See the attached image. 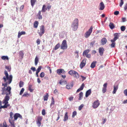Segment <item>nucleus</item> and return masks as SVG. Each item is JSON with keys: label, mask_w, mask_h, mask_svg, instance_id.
Here are the masks:
<instances>
[{"label": "nucleus", "mask_w": 127, "mask_h": 127, "mask_svg": "<svg viewBox=\"0 0 127 127\" xmlns=\"http://www.w3.org/2000/svg\"><path fill=\"white\" fill-rule=\"evenodd\" d=\"M125 29L126 28L125 26H122L121 27V30L122 31H125Z\"/></svg>", "instance_id": "nucleus-39"}, {"label": "nucleus", "mask_w": 127, "mask_h": 127, "mask_svg": "<svg viewBox=\"0 0 127 127\" xmlns=\"http://www.w3.org/2000/svg\"><path fill=\"white\" fill-rule=\"evenodd\" d=\"M65 72L64 70L62 69H59L57 70V73L59 74H60L61 73L64 74Z\"/></svg>", "instance_id": "nucleus-11"}, {"label": "nucleus", "mask_w": 127, "mask_h": 127, "mask_svg": "<svg viewBox=\"0 0 127 127\" xmlns=\"http://www.w3.org/2000/svg\"><path fill=\"white\" fill-rule=\"evenodd\" d=\"M41 11H39L37 15L38 16V18L40 19H42V15H41Z\"/></svg>", "instance_id": "nucleus-23"}, {"label": "nucleus", "mask_w": 127, "mask_h": 127, "mask_svg": "<svg viewBox=\"0 0 127 127\" xmlns=\"http://www.w3.org/2000/svg\"><path fill=\"white\" fill-rule=\"evenodd\" d=\"M78 26V19L75 18L72 22L71 25V28L74 31H76Z\"/></svg>", "instance_id": "nucleus-2"}, {"label": "nucleus", "mask_w": 127, "mask_h": 127, "mask_svg": "<svg viewBox=\"0 0 127 127\" xmlns=\"http://www.w3.org/2000/svg\"><path fill=\"white\" fill-rule=\"evenodd\" d=\"M40 30H38V33L40 36H41L45 32L44 27L43 25H41L40 27Z\"/></svg>", "instance_id": "nucleus-4"}, {"label": "nucleus", "mask_w": 127, "mask_h": 127, "mask_svg": "<svg viewBox=\"0 0 127 127\" xmlns=\"http://www.w3.org/2000/svg\"><path fill=\"white\" fill-rule=\"evenodd\" d=\"M120 33H116L114 34V38L113 39L111 40V42H115L116 40L118 39L119 37Z\"/></svg>", "instance_id": "nucleus-9"}, {"label": "nucleus", "mask_w": 127, "mask_h": 127, "mask_svg": "<svg viewBox=\"0 0 127 127\" xmlns=\"http://www.w3.org/2000/svg\"><path fill=\"white\" fill-rule=\"evenodd\" d=\"M105 7V5L102 2L99 4V9L100 10H103L104 9Z\"/></svg>", "instance_id": "nucleus-12"}, {"label": "nucleus", "mask_w": 127, "mask_h": 127, "mask_svg": "<svg viewBox=\"0 0 127 127\" xmlns=\"http://www.w3.org/2000/svg\"><path fill=\"white\" fill-rule=\"evenodd\" d=\"M32 86L31 85H29V89L31 92H32L33 90L32 89Z\"/></svg>", "instance_id": "nucleus-38"}, {"label": "nucleus", "mask_w": 127, "mask_h": 127, "mask_svg": "<svg viewBox=\"0 0 127 127\" xmlns=\"http://www.w3.org/2000/svg\"><path fill=\"white\" fill-rule=\"evenodd\" d=\"M36 1V0H31V5L32 7H33L34 5L35 2Z\"/></svg>", "instance_id": "nucleus-32"}, {"label": "nucleus", "mask_w": 127, "mask_h": 127, "mask_svg": "<svg viewBox=\"0 0 127 127\" xmlns=\"http://www.w3.org/2000/svg\"><path fill=\"white\" fill-rule=\"evenodd\" d=\"M109 26L111 29H113L115 28L114 25L112 22L110 23L109 25Z\"/></svg>", "instance_id": "nucleus-24"}, {"label": "nucleus", "mask_w": 127, "mask_h": 127, "mask_svg": "<svg viewBox=\"0 0 127 127\" xmlns=\"http://www.w3.org/2000/svg\"><path fill=\"white\" fill-rule=\"evenodd\" d=\"M41 66H39L38 67L37 69L36 70V76L37 77H38V73L40 71V70H41Z\"/></svg>", "instance_id": "nucleus-17"}, {"label": "nucleus", "mask_w": 127, "mask_h": 127, "mask_svg": "<svg viewBox=\"0 0 127 127\" xmlns=\"http://www.w3.org/2000/svg\"><path fill=\"white\" fill-rule=\"evenodd\" d=\"M24 6L23 5H22L20 8V10L21 11L24 8Z\"/></svg>", "instance_id": "nucleus-62"}, {"label": "nucleus", "mask_w": 127, "mask_h": 127, "mask_svg": "<svg viewBox=\"0 0 127 127\" xmlns=\"http://www.w3.org/2000/svg\"><path fill=\"white\" fill-rule=\"evenodd\" d=\"M118 88V85H114V87L113 91L112 92L113 94H115Z\"/></svg>", "instance_id": "nucleus-20"}, {"label": "nucleus", "mask_w": 127, "mask_h": 127, "mask_svg": "<svg viewBox=\"0 0 127 127\" xmlns=\"http://www.w3.org/2000/svg\"><path fill=\"white\" fill-rule=\"evenodd\" d=\"M96 63V62L94 61L91 63V67L92 68H94L95 66V64Z\"/></svg>", "instance_id": "nucleus-25"}, {"label": "nucleus", "mask_w": 127, "mask_h": 127, "mask_svg": "<svg viewBox=\"0 0 127 127\" xmlns=\"http://www.w3.org/2000/svg\"><path fill=\"white\" fill-rule=\"evenodd\" d=\"M5 68L8 70L9 71H10L11 70V68L9 66H5Z\"/></svg>", "instance_id": "nucleus-46"}, {"label": "nucleus", "mask_w": 127, "mask_h": 127, "mask_svg": "<svg viewBox=\"0 0 127 127\" xmlns=\"http://www.w3.org/2000/svg\"><path fill=\"white\" fill-rule=\"evenodd\" d=\"M73 99V96H71L68 98L69 100L70 101H71Z\"/></svg>", "instance_id": "nucleus-56"}, {"label": "nucleus", "mask_w": 127, "mask_h": 127, "mask_svg": "<svg viewBox=\"0 0 127 127\" xmlns=\"http://www.w3.org/2000/svg\"><path fill=\"white\" fill-rule=\"evenodd\" d=\"M91 93V89H89L87 91L86 93L85 96L86 97H87Z\"/></svg>", "instance_id": "nucleus-19"}, {"label": "nucleus", "mask_w": 127, "mask_h": 127, "mask_svg": "<svg viewBox=\"0 0 127 127\" xmlns=\"http://www.w3.org/2000/svg\"><path fill=\"white\" fill-rule=\"evenodd\" d=\"M26 32H19L18 33V37L19 38L21 35L23 34H25Z\"/></svg>", "instance_id": "nucleus-22"}, {"label": "nucleus", "mask_w": 127, "mask_h": 127, "mask_svg": "<svg viewBox=\"0 0 127 127\" xmlns=\"http://www.w3.org/2000/svg\"><path fill=\"white\" fill-rule=\"evenodd\" d=\"M13 113L12 112H11L10 114V117L9 119V120L10 121H14V120H13Z\"/></svg>", "instance_id": "nucleus-16"}, {"label": "nucleus", "mask_w": 127, "mask_h": 127, "mask_svg": "<svg viewBox=\"0 0 127 127\" xmlns=\"http://www.w3.org/2000/svg\"><path fill=\"white\" fill-rule=\"evenodd\" d=\"M54 99L53 97H52L51 102L50 104V106H51L52 105H53L54 104Z\"/></svg>", "instance_id": "nucleus-41"}, {"label": "nucleus", "mask_w": 127, "mask_h": 127, "mask_svg": "<svg viewBox=\"0 0 127 127\" xmlns=\"http://www.w3.org/2000/svg\"><path fill=\"white\" fill-rule=\"evenodd\" d=\"M80 77L82 78V81H83L84 80H85L86 78V77H84L83 76H82V75H81Z\"/></svg>", "instance_id": "nucleus-55"}, {"label": "nucleus", "mask_w": 127, "mask_h": 127, "mask_svg": "<svg viewBox=\"0 0 127 127\" xmlns=\"http://www.w3.org/2000/svg\"><path fill=\"white\" fill-rule=\"evenodd\" d=\"M35 65H36L37 64L38 61V58L37 56H36L35 59Z\"/></svg>", "instance_id": "nucleus-33"}, {"label": "nucleus", "mask_w": 127, "mask_h": 127, "mask_svg": "<svg viewBox=\"0 0 127 127\" xmlns=\"http://www.w3.org/2000/svg\"><path fill=\"white\" fill-rule=\"evenodd\" d=\"M119 14V12L118 11H115L114 13V15H117Z\"/></svg>", "instance_id": "nucleus-53"}, {"label": "nucleus", "mask_w": 127, "mask_h": 127, "mask_svg": "<svg viewBox=\"0 0 127 127\" xmlns=\"http://www.w3.org/2000/svg\"><path fill=\"white\" fill-rule=\"evenodd\" d=\"M58 93V91L56 89L54 91V94H56Z\"/></svg>", "instance_id": "nucleus-61"}, {"label": "nucleus", "mask_w": 127, "mask_h": 127, "mask_svg": "<svg viewBox=\"0 0 127 127\" xmlns=\"http://www.w3.org/2000/svg\"><path fill=\"white\" fill-rule=\"evenodd\" d=\"M107 85V83H105L103 85V87L102 90V92L103 93H104L106 92Z\"/></svg>", "instance_id": "nucleus-13"}, {"label": "nucleus", "mask_w": 127, "mask_h": 127, "mask_svg": "<svg viewBox=\"0 0 127 127\" xmlns=\"http://www.w3.org/2000/svg\"><path fill=\"white\" fill-rule=\"evenodd\" d=\"M68 73L70 75L78 79L79 77L80 76L78 73L74 70H70L68 71Z\"/></svg>", "instance_id": "nucleus-3"}, {"label": "nucleus", "mask_w": 127, "mask_h": 127, "mask_svg": "<svg viewBox=\"0 0 127 127\" xmlns=\"http://www.w3.org/2000/svg\"><path fill=\"white\" fill-rule=\"evenodd\" d=\"M67 112H66L65 113L64 119L63 120L64 121L67 120L68 119V117L67 115Z\"/></svg>", "instance_id": "nucleus-21"}, {"label": "nucleus", "mask_w": 127, "mask_h": 127, "mask_svg": "<svg viewBox=\"0 0 127 127\" xmlns=\"http://www.w3.org/2000/svg\"><path fill=\"white\" fill-rule=\"evenodd\" d=\"M107 40L105 38H102L101 41V43L102 45L105 44L107 42Z\"/></svg>", "instance_id": "nucleus-18"}, {"label": "nucleus", "mask_w": 127, "mask_h": 127, "mask_svg": "<svg viewBox=\"0 0 127 127\" xmlns=\"http://www.w3.org/2000/svg\"><path fill=\"white\" fill-rule=\"evenodd\" d=\"M24 90H25L24 89V88H22L21 89V91H20V95H21L23 94Z\"/></svg>", "instance_id": "nucleus-42"}, {"label": "nucleus", "mask_w": 127, "mask_h": 127, "mask_svg": "<svg viewBox=\"0 0 127 127\" xmlns=\"http://www.w3.org/2000/svg\"><path fill=\"white\" fill-rule=\"evenodd\" d=\"M77 112L76 111H74L72 113V117L73 118H74L75 116L76 115Z\"/></svg>", "instance_id": "nucleus-40"}, {"label": "nucleus", "mask_w": 127, "mask_h": 127, "mask_svg": "<svg viewBox=\"0 0 127 127\" xmlns=\"http://www.w3.org/2000/svg\"><path fill=\"white\" fill-rule=\"evenodd\" d=\"M47 8H46V6L45 5H43L42 9L41 10V11H42L43 12H44L45 11L47 10Z\"/></svg>", "instance_id": "nucleus-27"}, {"label": "nucleus", "mask_w": 127, "mask_h": 127, "mask_svg": "<svg viewBox=\"0 0 127 127\" xmlns=\"http://www.w3.org/2000/svg\"><path fill=\"white\" fill-rule=\"evenodd\" d=\"M29 95V94L27 93H25L23 95V96L27 97Z\"/></svg>", "instance_id": "nucleus-49"}, {"label": "nucleus", "mask_w": 127, "mask_h": 127, "mask_svg": "<svg viewBox=\"0 0 127 127\" xmlns=\"http://www.w3.org/2000/svg\"><path fill=\"white\" fill-rule=\"evenodd\" d=\"M100 103L98 100H97L95 101L93 103V107L94 108H97L99 106Z\"/></svg>", "instance_id": "nucleus-8"}, {"label": "nucleus", "mask_w": 127, "mask_h": 127, "mask_svg": "<svg viewBox=\"0 0 127 127\" xmlns=\"http://www.w3.org/2000/svg\"><path fill=\"white\" fill-rule=\"evenodd\" d=\"M83 93L82 92H81L79 94V98L78 99L79 100H81L82 99L83 96Z\"/></svg>", "instance_id": "nucleus-29"}, {"label": "nucleus", "mask_w": 127, "mask_h": 127, "mask_svg": "<svg viewBox=\"0 0 127 127\" xmlns=\"http://www.w3.org/2000/svg\"><path fill=\"white\" fill-rule=\"evenodd\" d=\"M73 86L72 84H69L66 85V88L67 89H71Z\"/></svg>", "instance_id": "nucleus-26"}, {"label": "nucleus", "mask_w": 127, "mask_h": 127, "mask_svg": "<svg viewBox=\"0 0 127 127\" xmlns=\"http://www.w3.org/2000/svg\"><path fill=\"white\" fill-rule=\"evenodd\" d=\"M121 0V2L120 4V7H121L124 4V2L123 0Z\"/></svg>", "instance_id": "nucleus-48"}, {"label": "nucleus", "mask_w": 127, "mask_h": 127, "mask_svg": "<svg viewBox=\"0 0 127 127\" xmlns=\"http://www.w3.org/2000/svg\"><path fill=\"white\" fill-rule=\"evenodd\" d=\"M83 106L84 105L83 104H81L79 107V110H81L82 109V108L83 107Z\"/></svg>", "instance_id": "nucleus-44"}, {"label": "nucleus", "mask_w": 127, "mask_h": 127, "mask_svg": "<svg viewBox=\"0 0 127 127\" xmlns=\"http://www.w3.org/2000/svg\"><path fill=\"white\" fill-rule=\"evenodd\" d=\"M45 75V73L44 72H41L40 75V76L41 78L43 77Z\"/></svg>", "instance_id": "nucleus-43"}, {"label": "nucleus", "mask_w": 127, "mask_h": 127, "mask_svg": "<svg viewBox=\"0 0 127 127\" xmlns=\"http://www.w3.org/2000/svg\"><path fill=\"white\" fill-rule=\"evenodd\" d=\"M90 52V50L89 49L86 50L84 51L83 53V55L84 56V54L85 55L88 54V53Z\"/></svg>", "instance_id": "nucleus-31"}, {"label": "nucleus", "mask_w": 127, "mask_h": 127, "mask_svg": "<svg viewBox=\"0 0 127 127\" xmlns=\"http://www.w3.org/2000/svg\"><path fill=\"white\" fill-rule=\"evenodd\" d=\"M85 86V85H84V84L83 83L81 86L80 88H79L81 90H82L83 89V88Z\"/></svg>", "instance_id": "nucleus-47"}, {"label": "nucleus", "mask_w": 127, "mask_h": 127, "mask_svg": "<svg viewBox=\"0 0 127 127\" xmlns=\"http://www.w3.org/2000/svg\"><path fill=\"white\" fill-rule=\"evenodd\" d=\"M4 74L5 77L4 76L3 79L4 80L5 83H2V86L3 87L2 88L1 91L2 92V94L3 95H6L2 101L3 104H4L3 106L0 107V109L1 108H6L10 106V104H8V101L10 98V96L12 95L11 91V88L10 86L7 87L8 85L12 81V76L11 75L9 76L6 70L4 71ZM1 110L0 109V112Z\"/></svg>", "instance_id": "nucleus-1"}, {"label": "nucleus", "mask_w": 127, "mask_h": 127, "mask_svg": "<svg viewBox=\"0 0 127 127\" xmlns=\"http://www.w3.org/2000/svg\"><path fill=\"white\" fill-rule=\"evenodd\" d=\"M51 5H49L47 7V9H48V10H49L51 9Z\"/></svg>", "instance_id": "nucleus-59"}, {"label": "nucleus", "mask_w": 127, "mask_h": 127, "mask_svg": "<svg viewBox=\"0 0 127 127\" xmlns=\"http://www.w3.org/2000/svg\"><path fill=\"white\" fill-rule=\"evenodd\" d=\"M48 95L47 93H46V95H45L44 96V100L45 101H46L47 100L48 97Z\"/></svg>", "instance_id": "nucleus-34"}, {"label": "nucleus", "mask_w": 127, "mask_h": 127, "mask_svg": "<svg viewBox=\"0 0 127 127\" xmlns=\"http://www.w3.org/2000/svg\"><path fill=\"white\" fill-rule=\"evenodd\" d=\"M60 47L62 49L64 50L67 48V46L66 40H64L63 41Z\"/></svg>", "instance_id": "nucleus-5"}, {"label": "nucleus", "mask_w": 127, "mask_h": 127, "mask_svg": "<svg viewBox=\"0 0 127 127\" xmlns=\"http://www.w3.org/2000/svg\"><path fill=\"white\" fill-rule=\"evenodd\" d=\"M95 43V41H93L92 42H91L90 43V45L92 47H93Z\"/></svg>", "instance_id": "nucleus-52"}, {"label": "nucleus", "mask_w": 127, "mask_h": 127, "mask_svg": "<svg viewBox=\"0 0 127 127\" xmlns=\"http://www.w3.org/2000/svg\"><path fill=\"white\" fill-rule=\"evenodd\" d=\"M104 49L102 47H100L99 49V52L100 56H102L103 55Z\"/></svg>", "instance_id": "nucleus-14"}, {"label": "nucleus", "mask_w": 127, "mask_h": 127, "mask_svg": "<svg viewBox=\"0 0 127 127\" xmlns=\"http://www.w3.org/2000/svg\"><path fill=\"white\" fill-rule=\"evenodd\" d=\"M38 24V22L37 21H35L33 24V27L35 28H37V27Z\"/></svg>", "instance_id": "nucleus-28"}, {"label": "nucleus", "mask_w": 127, "mask_h": 127, "mask_svg": "<svg viewBox=\"0 0 127 127\" xmlns=\"http://www.w3.org/2000/svg\"><path fill=\"white\" fill-rule=\"evenodd\" d=\"M124 93L125 95L127 96V89H126L124 90Z\"/></svg>", "instance_id": "nucleus-58"}, {"label": "nucleus", "mask_w": 127, "mask_h": 127, "mask_svg": "<svg viewBox=\"0 0 127 127\" xmlns=\"http://www.w3.org/2000/svg\"><path fill=\"white\" fill-rule=\"evenodd\" d=\"M9 122L11 124V126L12 127H15L14 125V121H10L9 120Z\"/></svg>", "instance_id": "nucleus-35"}, {"label": "nucleus", "mask_w": 127, "mask_h": 127, "mask_svg": "<svg viewBox=\"0 0 127 127\" xmlns=\"http://www.w3.org/2000/svg\"><path fill=\"white\" fill-rule=\"evenodd\" d=\"M93 27H91L88 31L87 32L85 33V37L86 38L88 37L90 35L92 31Z\"/></svg>", "instance_id": "nucleus-6"}, {"label": "nucleus", "mask_w": 127, "mask_h": 127, "mask_svg": "<svg viewBox=\"0 0 127 127\" xmlns=\"http://www.w3.org/2000/svg\"><path fill=\"white\" fill-rule=\"evenodd\" d=\"M40 40L39 39H38L36 41V43H37V45H39L40 44Z\"/></svg>", "instance_id": "nucleus-57"}, {"label": "nucleus", "mask_w": 127, "mask_h": 127, "mask_svg": "<svg viewBox=\"0 0 127 127\" xmlns=\"http://www.w3.org/2000/svg\"><path fill=\"white\" fill-rule=\"evenodd\" d=\"M86 63V60L84 59L81 62L80 67L81 68H83L85 65Z\"/></svg>", "instance_id": "nucleus-15"}, {"label": "nucleus", "mask_w": 127, "mask_h": 127, "mask_svg": "<svg viewBox=\"0 0 127 127\" xmlns=\"http://www.w3.org/2000/svg\"><path fill=\"white\" fill-rule=\"evenodd\" d=\"M126 18L124 17L122 18V20L123 22H124L126 21Z\"/></svg>", "instance_id": "nucleus-60"}, {"label": "nucleus", "mask_w": 127, "mask_h": 127, "mask_svg": "<svg viewBox=\"0 0 127 127\" xmlns=\"http://www.w3.org/2000/svg\"><path fill=\"white\" fill-rule=\"evenodd\" d=\"M14 121L16 120L18 118H20V119H22V117L21 115L19 114L16 113L15 114L14 116Z\"/></svg>", "instance_id": "nucleus-10"}, {"label": "nucleus", "mask_w": 127, "mask_h": 127, "mask_svg": "<svg viewBox=\"0 0 127 127\" xmlns=\"http://www.w3.org/2000/svg\"><path fill=\"white\" fill-rule=\"evenodd\" d=\"M112 42V43L111 45V46L112 48L114 47H115V42Z\"/></svg>", "instance_id": "nucleus-45"}, {"label": "nucleus", "mask_w": 127, "mask_h": 127, "mask_svg": "<svg viewBox=\"0 0 127 127\" xmlns=\"http://www.w3.org/2000/svg\"><path fill=\"white\" fill-rule=\"evenodd\" d=\"M60 43H58L56 45L54 48L55 50H57L60 48Z\"/></svg>", "instance_id": "nucleus-36"}, {"label": "nucleus", "mask_w": 127, "mask_h": 127, "mask_svg": "<svg viewBox=\"0 0 127 127\" xmlns=\"http://www.w3.org/2000/svg\"><path fill=\"white\" fill-rule=\"evenodd\" d=\"M42 114L43 115H44L45 114V112L44 109H43L42 110Z\"/></svg>", "instance_id": "nucleus-51"}, {"label": "nucleus", "mask_w": 127, "mask_h": 127, "mask_svg": "<svg viewBox=\"0 0 127 127\" xmlns=\"http://www.w3.org/2000/svg\"><path fill=\"white\" fill-rule=\"evenodd\" d=\"M127 9V3H126L124 7V9L125 10H126Z\"/></svg>", "instance_id": "nucleus-63"}, {"label": "nucleus", "mask_w": 127, "mask_h": 127, "mask_svg": "<svg viewBox=\"0 0 127 127\" xmlns=\"http://www.w3.org/2000/svg\"><path fill=\"white\" fill-rule=\"evenodd\" d=\"M1 59L4 60H8V58L7 56H3L1 57Z\"/></svg>", "instance_id": "nucleus-30"}, {"label": "nucleus", "mask_w": 127, "mask_h": 127, "mask_svg": "<svg viewBox=\"0 0 127 127\" xmlns=\"http://www.w3.org/2000/svg\"><path fill=\"white\" fill-rule=\"evenodd\" d=\"M42 119V117L41 116H38L36 120V124L39 127H40L41 125V122Z\"/></svg>", "instance_id": "nucleus-7"}, {"label": "nucleus", "mask_w": 127, "mask_h": 127, "mask_svg": "<svg viewBox=\"0 0 127 127\" xmlns=\"http://www.w3.org/2000/svg\"><path fill=\"white\" fill-rule=\"evenodd\" d=\"M37 82L39 83L41 82V81L40 80L39 78H37Z\"/></svg>", "instance_id": "nucleus-64"}, {"label": "nucleus", "mask_w": 127, "mask_h": 127, "mask_svg": "<svg viewBox=\"0 0 127 127\" xmlns=\"http://www.w3.org/2000/svg\"><path fill=\"white\" fill-rule=\"evenodd\" d=\"M31 69L32 70L33 72H34L36 70L35 68V67H32L31 68Z\"/></svg>", "instance_id": "nucleus-50"}, {"label": "nucleus", "mask_w": 127, "mask_h": 127, "mask_svg": "<svg viewBox=\"0 0 127 127\" xmlns=\"http://www.w3.org/2000/svg\"><path fill=\"white\" fill-rule=\"evenodd\" d=\"M86 57L88 58H90L91 57V55L90 54H88L85 55Z\"/></svg>", "instance_id": "nucleus-54"}, {"label": "nucleus", "mask_w": 127, "mask_h": 127, "mask_svg": "<svg viewBox=\"0 0 127 127\" xmlns=\"http://www.w3.org/2000/svg\"><path fill=\"white\" fill-rule=\"evenodd\" d=\"M24 85V82L23 81H20L19 83V86L20 87H22Z\"/></svg>", "instance_id": "nucleus-37"}]
</instances>
